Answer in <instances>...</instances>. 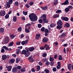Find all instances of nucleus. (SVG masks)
<instances>
[{"label":"nucleus","mask_w":73,"mask_h":73,"mask_svg":"<svg viewBox=\"0 0 73 73\" xmlns=\"http://www.w3.org/2000/svg\"><path fill=\"white\" fill-rule=\"evenodd\" d=\"M23 14L25 15V16H26V15L28 14V11H23Z\"/></svg>","instance_id":"37998d69"},{"label":"nucleus","mask_w":73,"mask_h":73,"mask_svg":"<svg viewBox=\"0 0 73 73\" xmlns=\"http://www.w3.org/2000/svg\"><path fill=\"white\" fill-rule=\"evenodd\" d=\"M4 29L3 28H0V33L3 34L4 32Z\"/></svg>","instance_id":"aec40b11"},{"label":"nucleus","mask_w":73,"mask_h":73,"mask_svg":"<svg viewBox=\"0 0 73 73\" xmlns=\"http://www.w3.org/2000/svg\"><path fill=\"white\" fill-rule=\"evenodd\" d=\"M41 36V35L40 34H37L36 35V36H35V38L36 40H38L39 39V37Z\"/></svg>","instance_id":"ddd939ff"},{"label":"nucleus","mask_w":73,"mask_h":73,"mask_svg":"<svg viewBox=\"0 0 73 73\" xmlns=\"http://www.w3.org/2000/svg\"><path fill=\"white\" fill-rule=\"evenodd\" d=\"M61 19L62 20H64V21H66V22H68V20H69V18L67 17H64L62 16L61 17Z\"/></svg>","instance_id":"39448f33"},{"label":"nucleus","mask_w":73,"mask_h":73,"mask_svg":"<svg viewBox=\"0 0 73 73\" xmlns=\"http://www.w3.org/2000/svg\"><path fill=\"white\" fill-rule=\"evenodd\" d=\"M9 13L8 14H6L5 16V19H9Z\"/></svg>","instance_id":"2f4dec72"},{"label":"nucleus","mask_w":73,"mask_h":73,"mask_svg":"<svg viewBox=\"0 0 73 73\" xmlns=\"http://www.w3.org/2000/svg\"><path fill=\"white\" fill-rule=\"evenodd\" d=\"M48 32V29H46L44 31V33H46L47 34Z\"/></svg>","instance_id":"052dcab7"},{"label":"nucleus","mask_w":73,"mask_h":73,"mask_svg":"<svg viewBox=\"0 0 73 73\" xmlns=\"http://www.w3.org/2000/svg\"><path fill=\"white\" fill-rule=\"evenodd\" d=\"M57 24L59 25L60 26H62V20H58V21L57 22Z\"/></svg>","instance_id":"9d476101"},{"label":"nucleus","mask_w":73,"mask_h":73,"mask_svg":"<svg viewBox=\"0 0 73 73\" xmlns=\"http://www.w3.org/2000/svg\"><path fill=\"white\" fill-rule=\"evenodd\" d=\"M10 39L9 38V37H6L5 39V42L6 44H7L10 41Z\"/></svg>","instance_id":"1a4fd4ad"},{"label":"nucleus","mask_w":73,"mask_h":73,"mask_svg":"<svg viewBox=\"0 0 73 73\" xmlns=\"http://www.w3.org/2000/svg\"><path fill=\"white\" fill-rule=\"evenodd\" d=\"M28 41H29V40L27 39L25 41H22V42H21V44H22V45H25V44H27Z\"/></svg>","instance_id":"20e7f679"},{"label":"nucleus","mask_w":73,"mask_h":73,"mask_svg":"<svg viewBox=\"0 0 73 73\" xmlns=\"http://www.w3.org/2000/svg\"><path fill=\"white\" fill-rule=\"evenodd\" d=\"M22 67L21 66H18L17 67V72L18 69H19V70H20L21 68Z\"/></svg>","instance_id":"ea45409f"},{"label":"nucleus","mask_w":73,"mask_h":73,"mask_svg":"<svg viewBox=\"0 0 73 73\" xmlns=\"http://www.w3.org/2000/svg\"><path fill=\"white\" fill-rule=\"evenodd\" d=\"M6 14V13L5 10H3V11H1L0 12V16H4Z\"/></svg>","instance_id":"423d86ee"},{"label":"nucleus","mask_w":73,"mask_h":73,"mask_svg":"<svg viewBox=\"0 0 73 73\" xmlns=\"http://www.w3.org/2000/svg\"><path fill=\"white\" fill-rule=\"evenodd\" d=\"M34 3V2H31L30 3H29V5L32 6L33 5Z\"/></svg>","instance_id":"5fc2aeb1"},{"label":"nucleus","mask_w":73,"mask_h":73,"mask_svg":"<svg viewBox=\"0 0 73 73\" xmlns=\"http://www.w3.org/2000/svg\"><path fill=\"white\" fill-rule=\"evenodd\" d=\"M12 66H8V71H11V70L12 69Z\"/></svg>","instance_id":"a878e982"},{"label":"nucleus","mask_w":73,"mask_h":73,"mask_svg":"<svg viewBox=\"0 0 73 73\" xmlns=\"http://www.w3.org/2000/svg\"><path fill=\"white\" fill-rule=\"evenodd\" d=\"M58 56V55L57 54H56L54 56V59H57V58Z\"/></svg>","instance_id":"bf43d9fd"},{"label":"nucleus","mask_w":73,"mask_h":73,"mask_svg":"<svg viewBox=\"0 0 73 73\" xmlns=\"http://www.w3.org/2000/svg\"><path fill=\"white\" fill-rule=\"evenodd\" d=\"M59 17V14H54L53 15V17L54 18H57V17Z\"/></svg>","instance_id":"7c9ffc66"},{"label":"nucleus","mask_w":73,"mask_h":73,"mask_svg":"<svg viewBox=\"0 0 73 73\" xmlns=\"http://www.w3.org/2000/svg\"><path fill=\"white\" fill-rule=\"evenodd\" d=\"M46 60V58H44V59H42V62H45Z\"/></svg>","instance_id":"338daca9"},{"label":"nucleus","mask_w":73,"mask_h":73,"mask_svg":"<svg viewBox=\"0 0 73 73\" xmlns=\"http://www.w3.org/2000/svg\"><path fill=\"white\" fill-rule=\"evenodd\" d=\"M15 35L13 34H12L10 35V38L11 39H13L15 37Z\"/></svg>","instance_id":"cd10ccee"},{"label":"nucleus","mask_w":73,"mask_h":73,"mask_svg":"<svg viewBox=\"0 0 73 73\" xmlns=\"http://www.w3.org/2000/svg\"><path fill=\"white\" fill-rule=\"evenodd\" d=\"M42 9V10H46L48 9V6H44V7H40Z\"/></svg>","instance_id":"4468645a"},{"label":"nucleus","mask_w":73,"mask_h":73,"mask_svg":"<svg viewBox=\"0 0 73 73\" xmlns=\"http://www.w3.org/2000/svg\"><path fill=\"white\" fill-rule=\"evenodd\" d=\"M46 16L47 15L46 14V17H45V19L44 21V23H48V22H49L48 20L46 19Z\"/></svg>","instance_id":"c85d7f7f"},{"label":"nucleus","mask_w":73,"mask_h":73,"mask_svg":"<svg viewBox=\"0 0 73 73\" xmlns=\"http://www.w3.org/2000/svg\"><path fill=\"white\" fill-rule=\"evenodd\" d=\"M14 44V42L12 41V42H10L9 44V46H12Z\"/></svg>","instance_id":"a19ab883"},{"label":"nucleus","mask_w":73,"mask_h":73,"mask_svg":"<svg viewBox=\"0 0 73 73\" xmlns=\"http://www.w3.org/2000/svg\"><path fill=\"white\" fill-rule=\"evenodd\" d=\"M42 27V25L41 24H40V23H39V24H38V27L39 28H41Z\"/></svg>","instance_id":"09e8293b"},{"label":"nucleus","mask_w":73,"mask_h":73,"mask_svg":"<svg viewBox=\"0 0 73 73\" xmlns=\"http://www.w3.org/2000/svg\"><path fill=\"white\" fill-rule=\"evenodd\" d=\"M3 48H4V49H5V50H8V47H7L6 46H3Z\"/></svg>","instance_id":"c03bdc74"},{"label":"nucleus","mask_w":73,"mask_h":73,"mask_svg":"<svg viewBox=\"0 0 73 73\" xmlns=\"http://www.w3.org/2000/svg\"><path fill=\"white\" fill-rule=\"evenodd\" d=\"M57 26H56V28L58 29H60L62 28L63 26H60L59 25H57Z\"/></svg>","instance_id":"4be33fe9"},{"label":"nucleus","mask_w":73,"mask_h":73,"mask_svg":"<svg viewBox=\"0 0 73 73\" xmlns=\"http://www.w3.org/2000/svg\"><path fill=\"white\" fill-rule=\"evenodd\" d=\"M52 71L53 72H56L57 68L56 67H53L52 68Z\"/></svg>","instance_id":"79ce46f5"},{"label":"nucleus","mask_w":73,"mask_h":73,"mask_svg":"<svg viewBox=\"0 0 73 73\" xmlns=\"http://www.w3.org/2000/svg\"><path fill=\"white\" fill-rule=\"evenodd\" d=\"M17 19V17L16 16H14L13 17V21L14 22H16Z\"/></svg>","instance_id":"473e14b6"},{"label":"nucleus","mask_w":73,"mask_h":73,"mask_svg":"<svg viewBox=\"0 0 73 73\" xmlns=\"http://www.w3.org/2000/svg\"><path fill=\"white\" fill-rule=\"evenodd\" d=\"M29 18L31 20V21L32 22L31 23V25H33L34 23L32 22H36L38 20V17L34 13H31L29 15Z\"/></svg>","instance_id":"f257e3e1"},{"label":"nucleus","mask_w":73,"mask_h":73,"mask_svg":"<svg viewBox=\"0 0 73 73\" xmlns=\"http://www.w3.org/2000/svg\"><path fill=\"white\" fill-rule=\"evenodd\" d=\"M38 21L40 23H42L43 22L42 20V19H39V20H38Z\"/></svg>","instance_id":"0e129e2a"},{"label":"nucleus","mask_w":73,"mask_h":73,"mask_svg":"<svg viewBox=\"0 0 73 73\" xmlns=\"http://www.w3.org/2000/svg\"><path fill=\"white\" fill-rule=\"evenodd\" d=\"M65 26L66 28H69L70 27V24H69V23L67 22V23H66L65 24Z\"/></svg>","instance_id":"412c9836"},{"label":"nucleus","mask_w":73,"mask_h":73,"mask_svg":"<svg viewBox=\"0 0 73 73\" xmlns=\"http://www.w3.org/2000/svg\"><path fill=\"white\" fill-rule=\"evenodd\" d=\"M2 60H5L6 59V55H3L2 56Z\"/></svg>","instance_id":"f3484780"},{"label":"nucleus","mask_w":73,"mask_h":73,"mask_svg":"<svg viewBox=\"0 0 73 73\" xmlns=\"http://www.w3.org/2000/svg\"><path fill=\"white\" fill-rule=\"evenodd\" d=\"M28 59L29 62H33L34 61L33 57L32 56H29V58H28Z\"/></svg>","instance_id":"0eeeda50"},{"label":"nucleus","mask_w":73,"mask_h":73,"mask_svg":"<svg viewBox=\"0 0 73 73\" xmlns=\"http://www.w3.org/2000/svg\"><path fill=\"white\" fill-rule=\"evenodd\" d=\"M25 31L26 33H29L30 31V30H29L27 28H25Z\"/></svg>","instance_id":"4c0bfd02"},{"label":"nucleus","mask_w":73,"mask_h":73,"mask_svg":"<svg viewBox=\"0 0 73 73\" xmlns=\"http://www.w3.org/2000/svg\"><path fill=\"white\" fill-rule=\"evenodd\" d=\"M61 63L60 61H59L58 62H57V64L58 66H59V67H61Z\"/></svg>","instance_id":"864d4df0"},{"label":"nucleus","mask_w":73,"mask_h":73,"mask_svg":"<svg viewBox=\"0 0 73 73\" xmlns=\"http://www.w3.org/2000/svg\"><path fill=\"white\" fill-rule=\"evenodd\" d=\"M15 5H17V6H18L19 5V3L18 2H15Z\"/></svg>","instance_id":"e2e57ef3"},{"label":"nucleus","mask_w":73,"mask_h":73,"mask_svg":"<svg viewBox=\"0 0 73 73\" xmlns=\"http://www.w3.org/2000/svg\"><path fill=\"white\" fill-rule=\"evenodd\" d=\"M50 64V62L48 61H47L45 63V65L46 66H49Z\"/></svg>","instance_id":"de8ad7c7"},{"label":"nucleus","mask_w":73,"mask_h":73,"mask_svg":"<svg viewBox=\"0 0 73 73\" xmlns=\"http://www.w3.org/2000/svg\"><path fill=\"white\" fill-rule=\"evenodd\" d=\"M50 49V48L49 46H47L46 49H45V50H49V49Z\"/></svg>","instance_id":"603ef678"},{"label":"nucleus","mask_w":73,"mask_h":73,"mask_svg":"<svg viewBox=\"0 0 73 73\" xmlns=\"http://www.w3.org/2000/svg\"><path fill=\"white\" fill-rule=\"evenodd\" d=\"M49 39L46 38V37H44L42 38V41L43 42H46L48 41Z\"/></svg>","instance_id":"6e6552de"},{"label":"nucleus","mask_w":73,"mask_h":73,"mask_svg":"<svg viewBox=\"0 0 73 73\" xmlns=\"http://www.w3.org/2000/svg\"><path fill=\"white\" fill-rule=\"evenodd\" d=\"M6 7H8L9 8H10V5L9 3V2H7V3Z\"/></svg>","instance_id":"bb28decb"},{"label":"nucleus","mask_w":73,"mask_h":73,"mask_svg":"<svg viewBox=\"0 0 73 73\" xmlns=\"http://www.w3.org/2000/svg\"><path fill=\"white\" fill-rule=\"evenodd\" d=\"M71 67L72 64H70L68 66V68L70 71L71 70Z\"/></svg>","instance_id":"a211bd4d"},{"label":"nucleus","mask_w":73,"mask_h":73,"mask_svg":"<svg viewBox=\"0 0 73 73\" xmlns=\"http://www.w3.org/2000/svg\"><path fill=\"white\" fill-rule=\"evenodd\" d=\"M50 26L51 28H54V27H55L56 24H54V25L53 23H51V24H50Z\"/></svg>","instance_id":"c756f323"},{"label":"nucleus","mask_w":73,"mask_h":73,"mask_svg":"<svg viewBox=\"0 0 73 73\" xmlns=\"http://www.w3.org/2000/svg\"><path fill=\"white\" fill-rule=\"evenodd\" d=\"M44 72H45L46 73H49L50 72V70L46 68L44 70Z\"/></svg>","instance_id":"c9c22d12"},{"label":"nucleus","mask_w":73,"mask_h":73,"mask_svg":"<svg viewBox=\"0 0 73 73\" xmlns=\"http://www.w3.org/2000/svg\"><path fill=\"white\" fill-rule=\"evenodd\" d=\"M15 61V59H13V58H11V59L10 61H9V63L13 64Z\"/></svg>","instance_id":"2eb2a0df"},{"label":"nucleus","mask_w":73,"mask_h":73,"mask_svg":"<svg viewBox=\"0 0 73 73\" xmlns=\"http://www.w3.org/2000/svg\"><path fill=\"white\" fill-rule=\"evenodd\" d=\"M25 49H26V50L25 49H23V50L22 54L25 55V56L28 57V54L27 50V49H28V47H25Z\"/></svg>","instance_id":"7ed1b4c3"},{"label":"nucleus","mask_w":73,"mask_h":73,"mask_svg":"<svg viewBox=\"0 0 73 73\" xmlns=\"http://www.w3.org/2000/svg\"><path fill=\"white\" fill-rule=\"evenodd\" d=\"M46 55L47 54L46 53H44V54H43L42 56L44 57H46Z\"/></svg>","instance_id":"69168bd1"},{"label":"nucleus","mask_w":73,"mask_h":73,"mask_svg":"<svg viewBox=\"0 0 73 73\" xmlns=\"http://www.w3.org/2000/svg\"><path fill=\"white\" fill-rule=\"evenodd\" d=\"M50 64L51 66H53L54 65V62H53V61H52L51 62Z\"/></svg>","instance_id":"4d7b16f0"},{"label":"nucleus","mask_w":73,"mask_h":73,"mask_svg":"<svg viewBox=\"0 0 73 73\" xmlns=\"http://www.w3.org/2000/svg\"><path fill=\"white\" fill-rule=\"evenodd\" d=\"M45 28L44 27H42L41 29V31L42 32H44L45 31Z\"/></svg>","instance_id":"13d9d810"},{"label":"nucleus","mask_w":73,"mask_h":73,"mask_svg":"<svg viewBox=\"0 0 73 73\" xmlns=\"http://www.w3.org/2000/svg\"><path fill=\"white\" fill-rule=\"evenodd\" d=\"M66 35V33H64L62 34H61L60 36H61V37H62L63 36H65Z\"/></svg>","instance_id":"e433bc0d"},{"label":"nucleus","mask_w":73,"mask_h":73,"mask_svg":"<svg viewBox=\"0 0 73 73\" xmlns=\"http://www.w3.org/2000/svg\"><path fill=\"white\" fill-rule=\"evenodd\" d=\"M46 14H43V15H42V18L43 22H44V21L46 17Z\"/></svg>","instance_id":"dca6fc26"},{"label":"nucleus","mask_w":73,"mask_h":73,"mask_svg":"<svg viewBox=\"0 0 73 73\" xmlns=\"http://www.w3.org/2000/svg\"><path fill=\"white\" fill-rule=\"evenodd\" d=\"M40 69V66H36V70L39 71Z\"/></svg>","instance_id":"f704fd0d"},{"label":"nucleus","mask_w":73,"mask_h":73,"mask_svg":"<svg viewBox=\"0 0 73 73\" xmlns=\"http://www.w3.org/2000/svg\"><path fill=\"white\" fill-rule=\"evenodd\" d=\"M35 49V47H30L28 48V49H27V53L28 54L27 55L28 57L29 56V55H31L30 52H32Z\"/></svg>","instance_id":"f03ea898"},{"label":"nucleus","mask_w":73,"mask_h":73,"mask_svg":"<svg viewBox=\"0 0 73 73\" xmlns=\"http://www.w3.org/2000/svg\"><path fill=\"white\" fill-rule=\"evenodd\" d=\"M69 6H68V8H65V13H68V12L69 11Z\"/></svg>","instance_id":"6ab92c4d"},{"label":"nucleus","mask_w":73,"mask_h":73,"mask_svg":"<svg viewBox=\"0 0 73 73\" xmlns=\"http://www.w3.org/2000/svg\"><path fill=\"white\" fill-rule=\"evenodd\" d=\"M54 60V59L53 57H52V56H50L49 58V60L50 61H51V62H52V61H53Z\"/></svg>","instance_id":"5701e85b"},{"label":"nucleus","mask_w":73,"mask_h":73,"mask_svg":"<svg viewBox=\"0 0 73 73\" xmlns=\"http://www.w3.org/2000/svg\"><path fill=\"white\" fill-rule=\"evenodd\" d=\"M62 12L61 10L60 9H58V10L56 11V13H60Z\"/></svg>","instance_id":"58836bf2"},{"label":"nucleus","mask_w":73,"mask_h":73,"mask_svg":"<svg viewBox=\"0 0 73 73\" xmlns=\"http://www.w3.org/2000/svg\"><path fill=\"white\" fill-rule=\"evenodd\" d=\"M17 72V67H15L12 69V72L13 73H16Z\"/></svg>","instance_id":"f8f14e48"},{"label":"nucleus","mask_w":73,"mask_h":73,"mask_svg":"<svg viewBox=\"0 0 73 73\" xmlns=\"http://www.w3.org/2000/svg\"><path fill=\"white\" fill-rule=\"evenodd\" d=\"M13 2V1L12 0H9V4H11Z\"/></svg>","instance_id":"680f3d73"},{"label":"nucleus","mask_w":73,"mask_h":73,"mask_svg":"<svg viewBox=\"0 0 73 73\" xmlns=\"http://www.w3.org/2000/svg\"><path fill=\"white\" fill-rule=\"evenodd\" d=\"M69 11H70V9H72L73 8V7L72 6V5H70L69 6Z\"/></svg>","instance_id":"8fccbe9b"},{"label":"nucleus","mask_w":73,"mask_h":73,"mask_svg":"<svg viewBox=\"0 0 73 73\" xmlns=\"http://www.w3.org/2000/svg\"><path fill=\"white\" fill-rule=\"evenodd\" d=\"M21 30L22 28L21 27H20V28H18L17 30L19 32H20L21 31Z\"/></svg>","instance_id":"6e6d98bb"},{"label":"nucleus","mask_w":73,"mask_h":73,"mask_svg":"<svg viewBox=\"0 0 73 73\" xmlns=\"http://www.w3.org/2000/svg\"><path fill=\"white\" fill-rule=\"evenodd\" d=\"M20 60V58H17L16 62H17V63H18V62H19Z\"/></svg>","instance_id":"3c124183"},{"label":"nucleus","mask_w":73,"mask_h":73,"mask_svg":"<svg viewBox=\"0 0 73 73\" xmlns=\"http://www.w3.org/2000/svg\"><path fill=\"white\" fill-rule=\"evenodd\" d=\"M21 72H25L26 69L25 68H21Z\"/></svg>","instance_id":"a18cd8bd"},{"label":"nucleus","mask_w":73,"mask_h":73,"mask_svg":"<svg viewBox=\"0 0 73 73\" xmlns=\"http://www.w3.org/2000/svg\"><path fill=\"white\" fill-rule=\"evenodd\" d=\"M25 6L26 7H27V8H29V7H30V5H29V4H28H28H26L25 5Z\"/></svg>","instance_id":"774afa93"},{"label":"nucleus","mask_w":73,"mask_h":73,"mask_svg":"<svg viewBox=\"0 0 73 73\" xmlns=\"http://www.w3.org/2000/svg\"><path fill=\"white\" fill-rule=\"evenodd\" d=\"M58 60H63L62 55H60L59 56Z\"/></svg>","instance_id":"72a5a7b5"},{"label":"nucleus","mask_w":73,"mask_h":73,"mask_svg":"<svg viewBox=\"0 0 73 73\" xmlns=\"http://www.w3.org/2000/svg\"><path fill=\"white\" fill-rule=\"evenodd\" d=\"M31 26V24H30V23H27V24L26 25L25 27L26 28L27 27H30Z\"/></svg>","instance_id":"49530a36"},{"label":"nucleus","mask_w":73,"mask_h":73,"mask_svg":"<svg viewBox=\"0 0 73 73\" xmlns=\"http://www.w3.org/2000/svg\"><path fill=\"white\" fill-rule=\"evenodd\" d=\"M69 3V2H68V0H66L64 3H61L62 5H68V4Z\"/></svg>","instance_id":"9b49d317"},{"label":"nucleus","mask_w":73,"mask_h":73,"mask_svg":"<svg viewBox=\"0 0 73 73\" xmlns=\"http://www.w3.org/2000/svg\"><path fill=\"white\" fill-rule=\"evenodd\" d=\"M54 5H56L58 3V0H54L53 2Z\"/></svg>","instance_id":"393cba45"},{"label":"nucleus","mask_w":73,"mask_h":73,"mask_svg":"<svg viewBox=\"0 0 73 73\" xmlns=\"http://www.w3.org/2000/svg\"><path fill=\"white\" fill-rule=\"evenodd\" d=\"M16 50V53H17V55H19L20 52V49H17Z\"/></svg>","instance_id":"b1692460"}]
</instances>
